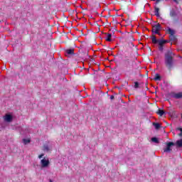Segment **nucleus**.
I'll return each instance as SVG.
<instances>
[{
  "instance_id": "f257e3e1",
  "label": "nucleus",
  "mask_w": 182,
  "mask_h": 182,
  "mask_svg": "<svg viewBox=\"0 0 182 182\" xmlns=\"http://www.w3.org/2000/svg\"><path fill=\"white\" fill-rule=\"evenodd\" d=\"M174 53L171 50H168L165 53V65L169 72H171V69L174 66Z\"/></svg>"
},
{
  "instance_id": "b1692460",
  "label": "nucleus",
  "mask_w": 182,
  "mask_h": 182,
  "mask_svg": "<svg viewBox=\"0 0 182 182\" xmlns=\"http://www.w3.org/2000/svg\"><path fill=\"white\" fill-rule=\"evenodd\" d=\"M43 156H45L44 154H41L38 156V159H42V157H43Z\"/></svg>"
},
{
  "instance_id": "cd10ccee",
  "label": "nucleus",
  "mask_w": 182,
  "mask_h": 182,
  "mask_svg": "<svg viewBox=\"0 0 182 182\" xmlns=\"http://www.w3.org/2000/svg\"><path fill=\"white\" fill-rule=\"evenodd\" d=\"M175 4H179L178 0H173Z\"/></svg>"
},
{
  "instance_id": "4468645a",
  "label": "nucleus",
  "mask_w": 182,
  "mask_h": 182,
  "mask_svg": "<svg viewBox=\"0 0 182 182\" xmlns=\"http://www.w3.org/2000/svg\"><path fill=\"white\" fill-rule=\"evenodd\" d=\"M169 15L171 18H174V16H177V14L174 11H171Z\"/></svg>"
},
{
  "instance_id": "ddd939ff",
  "label": "nucleus",
  "mask_w": 182,
  "mask_h": 182,
  "mask_svg": "<svg viewBox=\"0 0 182 182\" xmlns=\"http://www.w3.org/2000/svg\"><path fill=\"white\" fill-rule=\"evenodd\" d=\"M106 41H107V42H112V34L111 33L107 34Z\"/></svg>"
},
{
  "instance_id": "9d476101",
  "label": "nucleus",
  "mask_w": 182,
  "mask_h": 182,
  "mask_svg": "<svg viewBox=\"0 0 182 182\" xmlns=\"http://www.w3.org/2000/svg\"><path fill=\"white\" fill-rule=\"evenodd\" d=\"M154 80L155 81H159L160 82V80H161V76L159 75V74L156 73L155 74V77H154Z\"/></svg>"
},
{
  "instance_id": "f03ea898",
  "label": "nucleus",
  "mask_w": 182,
  "mask_h": 182,
  "mask_svg": "<svg viewBox=\"0 0 182 182\" xmlns=\"http://www.w3.org/2000/svg\"><path fill=\"white\" fill-rule=\"evenodd\" d=\"M125 64L123 68V73L126 76H129V75H132V73L133 72V68L134 65V61H130L129 59L125 60Z\"/></svg>"
},
{
  "instance_id": "a878e982",
  "label": "nucleus",
  "mask_w": 182,
  "mask_h": 182,
  "mask_svg": "<svg viewBox=\"0 0 182 182\" xmlns=\"http://www.w3.org/2000/svg\"><path fill=\"white\" fill-rule=\"evenodd\" d=\"M113 99H114V95H111V96H110V100H113Z\"/></svg>"
},
{
  "instance_id": "c756f323",
  "label": "nucleus",
  "mask_w": 182,
  "mask_h": 182,
  "mask_svg": "<svg viewBox=\"0 0 182 182\" xmlns=\"http://www.w3.org/2000/svg\"><path fill=\"white\" fill-rule=\"evenodd\" d=\"M178 136H182V132H181Z\"/></svg>"
},
{
  "instance_id": "20e7f679",
  "label": "nucleus",
  "mask_w": 182,
  "mask_h": 182,
  "mask_svg": "<svg viewBox=\"0 0 182 182\" xmlns=\"http://www.w3.org/2000/svg\"><path fill=\"white\" fill-rule=\"evenodd\" d=\"M172 146H174V142L166 143V147L164 149V153H170V151H171Z\"/></svg>"
},
{
  "instance_id": "5701e85b",
  "label": "nucleus",
  "mask_w": 182,
  "mask_h": 182,
  "mask_svg": "<svg viewBox=\"0 0 182 182\" xmlns=\"http://www.w3.org/2000/svg\"><path fill=\"white\" fill-rule=\"evenodd\" d=\"M134 87L135 89L139 88V82H134Z\"/></svg>"
},
{
  "instance_id": "6e6552de",
  "label": "nucleus",
  "mask_w": 182,
  "mask_h": 182,
  "mask_svg": "<svg viewBox=\"0 0 182 182\" xmlns=\"http://www.w3.org/2000/svg\"><path fill=\"white\" fill-rule=\"evenodd\" d=\"M154 14L155 16H157V18H159L160 16V9H159V7H155L154 9Z\"/></svg>"
},
{
  "instance_id": "2eb2a0df",
  "label": "nucleus",
  "mask_w": 182,
  "mask_h": 182,
  "mask_svg": "<svg viewBox=\"0 0 182 182\" xmlns=\"http://www.w3.org/2000/svg\"><path fill=\"white\" fill-rule=\"evenodd\" d=\"M153 126H154V127H155V129H156V130H159V129H160V127H161V125H160V124L156 123V122L153 123Z\"/></svg>"
},
{
  "instance_id": "39448f33",
  "label": "nucleus",
  "mask_w": 182,
  "mask_h": 182,
  "mask_svg": "<svg viewBox=\"0 0 182 182\" xmlns=\"http://www.w3.org/2000/svg\"><path fill=\"white\" fill-rule=\"evenodd\" d=\"M41 167L43 168L48 167V166H49V164H50L48 159H46L45 158L41 161Z\"/></svg>"
},
{
  "instance_id": "c85d7f7f",
  "label": "nucleus",
  "mask_w": 182,
  "mask_h": 182,
  "mask_svg": "<svg viewBox=\"0 0 182 182\" xmlns=\"http://www.w3.org/2000/svg\"><path fill=\"white\" fill-rule=\"evenodd\" d=\"M164 43H167V41L166 40H164Z\"/></svg>"
},
{
  "instance_id": "f8f14e48",
  "label": "nucleus",
  "mask_w": 182,
  "mask_h": 182,
  "mask_svg": "<svg viewBox=\"0 0 182 182\" xmlns=\"http://www.w3.org/2000/svg\"><path fill=\"white\" fill-rule=\"evenodd\" d=\"M151 140V141L156 143V144H159V143H160V141H159V139H157V137H152Z\"/></svg>"
},
{
  "instance_id": "423d86ee",
  "label": "nucleus",
  "mask_w": 182,
  "mask_h": 182,
  "mask_svg": "<svg viewBox=\"0 0 182 182\" xmlns=\"http://www.w3.org/2000/svg\"><path fill=\"white\" fill-rule=\"evenodd\" d=\"M4 122L11 123V122H12V115L7 114L4 117Z\"/></svg>"
},
{
  "instance_id": "aec40b11",
  "label": "nucleus",
  "mask_w": 182,
  "mask_h": 182,
  "mask_svg": "<svg viewBox=\"0 0 182 182\" xmlns=\"http://www.w3.org/2000/svg\"><path fill=\"white\" fill-rule=\"evenodd\" d=\"M43 151H49V146L43 145Z\"/></svg>"
},
{
  "instance_id": "9b49d317",
  "label": "nucleus",
  "mask_w": 182,
  "mask_h": 182,
  "mask_svg": "<svg viewBox=\"0 0 182 182\" xmlns=\"http://www.w3.org/2000/svg\"><path fill=\"white\" fill-rule=\"evenodd\" d=\"M168 33H169L170 36H174V33H176V32L174 31V30L171 29V28H168Z\"/></svg>"
},
{
  "instance_id": "dca6fc26",
  "label": "nucleus",
  "mask_w": 182,
  "mask_h": 182,
  "mask_svg": "<svg viewBox=\"0 0 182 182\" xmlns=\"http://www.w3.org/2000/svg\"><path fill=\"white\" fill-rule=\"evenodd\" d=\"M176 146L178 147H182V139L176 141Z\"/></svg>"
},
{
  "instance_id": "a211bd4d",
  "label": "nucleus",
  "mask_w": 182,
  "mask_h": 182,
  "mask_svg": "<svg viewBox=\"0 0 182 182\" xmlns=\"http://www.w3.org/2000/svg\"><path fill=\"white\" fill-rule=\"evenodd\" d=\"M23 144H29V143H31V139H23Z\"/></svg>"
},
{
  "instance_id": "412c9836",
  "label": "nucleus",
  "mask_w": 182,
  "mask_h": 182,
  "mask_svg": "<svg viewBox=\"0 0 182 182\" xmlns=\"http://www.w3.org/2000/svg\"><path fill=\"white\" fill-rule=\"evenodd\" d=\"M164 40H158V43L159 45V46H163L164 45Z\"/></svg>"
},
{
  "instance_id": "f3484780",
  "label": "nucleus",
  "mask_w": 182,
  "mask_h": 182,
  "mask_svg": "<svg viewBox=\"0 0 182 182\" xmlns=\"http://www.w3.org/2000/svg\"><path fill=\"white\" fill-rule=\"evenodd\" d=\"M157 114H159L160 116H163V114H164V110H163V109H159L158 111H157Z\"/></svg>"
},
{
  "instance_id": "0eeeda50",
  "label": "nucleus",
  "mask_w": 182,
  "mask_h": 182,
  "mask_svg": "<svg viewBox=\"0 0 182 182\" xmlns=\"http://www.w3.org/2000/svg\"><path fill=\"white\" fill-rule=\"evenodd\" d=\"M173 97H174V99H182V92L173 94Z\"/></svg>"
},
{
  "instance_id": "7c9ffc66",
  "label": "nucleus",
  "mask_w": 182,
  "mask_h": 182,
  "mask_svg": "<svg viewBox=\"0 0 182 182\" xmlns=\"http://www.w3.org/2000/svg\"><path fill=\"white\" fill-rule=\"evenodd\" d=\"M50 182H53L52 180H50Z\"/></svg>"
},
{
  "instance_id": "bb28decb",
  "label": "nucleus",
  "mask_w": 182,
  "mask_h": 182,
  "mask_svg": "<svg viewBox=\"0 0 182 182\" xmlns=\"http://www.w3.org/2000/svg\"><path fill=\"white\" fill-rule=\"evenodd\" d=\"M176 130H179V132H181L182 133V128L178 127L176 129Z\"/></svg>"
},
{
  "instance_id": "393cba45",
  "label": "nucleus",
  "mask_w": 182,
  "mask_h": 182,
  "mask_svg": "<svg viewBox=\"0 0 182 182\" xmlns=\"http://www.w3.org/2000/svg\"><path fill=\"white\" fill-rule=\"evenodd\" d=\"M159 50L163 52V46H159Z\"/></svg>"
},
{
  "instance_id": "4be33fe9",
  "label": "nucleus",
  "mask_w": 182,
  "mask_h": 182,
  "mask_svg": "<svg viewBox=\"0 0 182 182\" xmlns=\"http://www.w3.org/2000/svg\"><path fill=\"white\" fill-rule=\"evenodd\" d=\"M169 38H170V41H176V39H177L176 38V36L175 35H173V36H169Z\"/></svg>"
},
{
  "instance_id": "7ed1b4c3",
  "label": "nucleus",
  "mask_w": 182,
  "mask_h": 182,
  "mask_svg": "<svg viewBox=\"0 0 182 182\" xmlns=\"http://www.w3.org/2000/svg\"><path fill=\"white\" fill-rule=\"evenodd\" d=\"M161 30V25L160 23L155 24L152 26L153 33L160 35V31Z\"/></svg>"
},
{
  "instance_id": "1a4fd4ad",
  "label": "nucleus",
  "mask_w": 182,
  "mask_h": 182,
  "mask_svg": "<svg viewBox=\"0 0 182 182\" xmlns=\"http://www.w3.org/2000/svg\"><path fill=\"white\" fill-rule=\"evenodd\" d=\"M65 52L68 55H75V49L73 48L67 49Z\"/></svg>"
},
{
  "instance_id": "6ab92c4d",
  "label": "nucleus",
  "mask_w": 182,
  "mask_h": 182,
  "mask_svg": "<svg viewBox=\"0 0 182 182\" xmlns=\"http://www.w3.org/2000/svg\"><path fill=\"white\" fill-rule=\"evenodd\" d=\"M152 43H154V44L159 43V40H157V38H156L154 36H152Z\"/></svg>"
}]
</instances>
